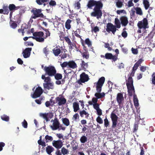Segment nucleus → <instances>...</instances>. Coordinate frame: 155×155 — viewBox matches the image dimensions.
I'll return each instance as SVG.
<instances>
[{"instance_id": "1", "label": "nucleus", "mask_w": 155, "mask_h": 155, "mask_svg": "<svg viewBox=\"0 0 155 155\" xmlns=\"http://www.w3.org/2000/svg\"><path fill=\"white\" fill-rule=\"evenodd\" d=\"M103 4L101 0L97 1L94 0H89L87 5V8L93 9V11L91 13L92 17H96L97 19L101 18L102 16L101 9L103 7Z\"/></svg>"}, {"instance_id": "2", "label": "nucleus", "mask_w": 155, "mask_h": 155, "mask_svg": "<svg viewBox=\"0 0 155 155\" xmlns=\"http://www.w3.org/2000/svg\"><path fill=\"white\" fill-rule=\"evenodd\" d=\"M105 78L102 77L99 79L97 83H94L96 84V87L97 93H95L94 96L97 99L102 98L105 96V94L103 92L100 93L102 90V87L104 82Z\"/></svg>"}, {"instance_id": "3", "label": "nucleus", "mask_w": 155, "mask_h": 155, "mask_svg": "<svg viewBox=\"0 0 155 155\" xmlns=\"http://www.w3.org/2000/svg\"><path fill=\"white\" fill-rule=\"evenodd\" d=\"M41 79L44 80V82L45 83L43 84V87L44 89L49 90L50 89H53L54 88V84L51 82V79L50 77L48 76L46 77L45 75L43 74L41 76Z\"/></svg>"}, {"instance_id": "4", "label": "nucleus", "mask_w": 155, "mask_h": 155, "mask_svg": "<svg viewBox=\"0 0 155 155\" xmlns=\"http://www.w3.org/2000/svg\"><path fill=\"white\" fill-rule=\"evenodd\" d=\"M127 87L128 95L132 96L135 92L134 87L133 85V79L131 77H129L127 82Z\"/></svg>"}, {"instance_id": "5", "label": "nucleus", "mask_w": 155, "mask_h": 155, "mask_svg": "<svg viewBox=\"0 0 155 155\" xmlns=\"http://www.w3.org/2000/svg\"><path fill=\"white\" fill-rule=\"evenodd\" d=\"M44 70L45 72V76L47 75L49 76L52 77L54 76L56 73V70L55 67L51 65L48 67L45 66Z\"/></svg>"}, {"instance_id": "6", "label": "nucleus", "mask_w": 155, "mask_h": 155, "mask_svg": "<svg viewBox=\"0 0 155 155\" xmlns=\"http://www.w3.org/2000/svg\"><path fill=\"white\" fill-rule=\"evenodd\" d=\"M31 12L33 13L34 15H32L31 18L35 19L38 17H43L44 15L41 12V10L40 9H32Z\"/></svg>"}, {"instance_id": "7", "label": "nucleus", "mask_w": 155, "mask_h": 155, "mask_svg": "<svg viewBox=\"0 0 155 155\" xmlns=\"http://www.w3.org/2000/svg\"><path fill=\"white\" fill-rule=\"evenodd\" d=\"M89 77L87 74L83 72L80 75V79L77 81L79 84L82 85V83H84L87 81L89 80Z\"/></svg>"}, {"instance_id": "8", "label": "nucleus", "mask_w": 155, "mask_h": 155, "mask_svg": "<svg viewBox=\"0 0 155 155\" xmlns=\"http://www.w3.org/2000/svg\"><path fill=\"white\" fill-rule=\"evenodd\" d=\"M107 28L106 29V31L108 33H112L114 35L117 31L116 27L115 25H114L113 24L110 23H108L107 24Z\"/></svg>"}, {"instance_id": "9", "label": "nucleus", "mask_w": 155, "mask_h": 155, "mask_svg": "<svg viewBox=\"0 0 155 155\" xmlns=\"http://www.w3.org/2000/svg\"><path fill=\"white\" fill-rule=\"evenodd\" d=\"M148 21L146 18H144L142 21H139L137 24V26L140 29L143 28L146 29L148 28Z\"/></svg>"}, {"instance_id": "10", "label": "nucleus", "mask_w": 155, "mask_h": 155, "mask_svg": "<svg viewBox=\"0 0 155 155\" xmlns=\"http://www.w3.org/2000/svg\"><path fill=\"white\" fill-rule=\"evenodd\" d=\"M43 93L42 89L40 87H38L35 89L32 97L36 98L39 97Z\"/></svg>"}, {"instance_id": "11", "label": "nucleus", "mask_w": 155, "mask_h": 155, "mask_svg": "<svg viewBox=\"0 0 155 155\" xmlns=\"http://www.w3.org/2000/svg\"><path fill=\"white\" fill-rule=\"evenodd\" d=\"M110 117L112 121V127L113 128H115L117 124L118 117L115 114L113 113L111 114Z\"/></svg>"}, {"instance_id": "12", "label": "nucleus", "mask_w": 155, "mask_h": 155, "mask_svg": "<svg viewBox=\"0 0 155 155\" xmlns=\"http://www.w3.org/2000/svg\"><path fill=\"white\" fill-rule=\"evenodd\" d=\"M60 127V123L58 119L55 117L54 119V122L53 123V125H51L50 127L52 130H56Z\"/></svg>"}, {"instance_id": "13", "label": "nucleus", "mask_w": 155, "mask_h": 155, "mask_svg": "<svg viewBox=\"0 0 155 155\" xmlns=\"http://www.w3.org/2000/svg\"><path fill=\"white\" fill-rule=\"evenodd\" d=\"M55 100L56 103L60 106L64 104L66 102V99L63 97H56Z\"/></svg>"}, {"instance_id": "14", "label": "nucleus", "mask_w": 155, "mask_h": 155, "mask_svg": "<svg viewBox=\"0 0 155 155\" xmlns=\"http://www.w3.org/2000/svg\"><path fill=\"white\" fill-rule=\"evenodd\" d=\"M53 146L58 149L61 148L63 145V142L61 140H55L52 142Z\"/></svg>"}, {"instance_id": "15", "label": "nucleus", "mask_w": 155, "mask_h": 155, "mask_svg": "<svg viewBox=\"0 0 155 155\" xmlns=\"http://www.w3.org/2000/svg\"><path fill=\"white\" fill-rule=\"evenodd\" d=\"M31 50L32 48H27L23 51L22 54L25 58H27L30 57Z\"/></svg>"}, {"instance_id": "16", "label": "nucleus", "mask_w": 155, "mask_h": 155, "mask_svg": "<svg viewBox=\"0 0 155 155\" xmlns=\"http://www.w3.org/2000/svg\"><path fill=\"white\" fill-rule=\"evenodd\" d=\"M9 12L8 6L7 5H3L2 9H0V13L5 15H8Z\"/></svg>"}, {"instance_id": "17", "label": "nucleus", "mask_w": 155, "mask_h": 155, "mask_svg": "<svg viewBox=\"0 0 155 155\" xmlns=\"http://www.w3.org/2000/svg\"><path fill=\"white\" fill-rule=\"evenodd\" d=\"M105 58L107 59H112L114 61H115L117 59V57L116 55H113L111 53H107L104 56Z\"/></svg>"}, {"instance_id": "18", "label": "nucleus", "mask_w": 155, "mask_h": 155, "mask_svg": "<svg viewBox=\"0 0 155 155\" xmlns=\"http://www.w3.org/2000/svg\"><path fill=\"white\" fill-rule=\"evenodd\" d=\"M83 46H84V50L85 51L83 52H81V54L82 55L83 58H84L86 59H88L89 58V54L88 51L86 49V47L84 46V44L83 43H82Z\"/></svg>"}, {"instance_id": "19", "label": "nucleus", "mask_w": 155, "mask_h": 155, "mask_svg": "<svg viewBox=\"0 0 155 155\" xmlns=\"http://www.w3.org/2000/svg\"><path fill=\"white\" fill-rule=\"evenodd\" d=\"M79 114L81 117H85V118L87 119L88 118L89 115L88 113L84 109L80 110L79 112Z\"/></svg>"}, {"instance_id": "20", "label": "nucleus", "mask_w": 155, "mask_h": 155, "mask_svg": "<svg viewBox=\"0 0 155 155\" xmlns=\"http://www.w3.org/2000/svg\"><path fill=\"white\" fill-rule=\"evenodd\" d=\"M124 100L123 94L121 93H119L117 94V101L119 104H121Z\"/></svg>"}, {"instance_id": "21", "label": "nucleus", "mask_w": 155, "mask_h": 155, "mask_svg": "<svg viewBox=\"0 0 155 155\" xmlns=\"http://www.w3.org/2000/svg\"><path fill=\"white\" fill-rule=\"evenodd\" d=\"M49 0H36V3L39 5H41L43 4L44 6H45L48 2Z\"/></svg>"}, {"instance_id": "22", "label": "nucleus", "mask_w": 155, "mask_h": 155, "mask_svg": "<svg viewBox=\"0 0 155 155\" xmlns=\"http://www.w3.org/2000/svg\"><path fill=\"white\" fill-rule=\"evenodd\" d=\"M20 6H16L14 4H9L8 6V8L9 11H15L16 10H18L20 8Z\"/></svg>"}, {"instance_id": "23", "label": "nucleus", "mask_w": 155, "mask_h": 155, "mask_svg": "<svg viewBox=\"0 0 155 155\" xmlns=\"http://www.w3.org/2000/svg\"><path fill=\"white\" fill-rule=\"evenodd\" d=\"M53 53L54 55L56 56H57L61 53V50L58 47H56L52 50Z\"/></svg>"}, {"instance_id": "24", "label": "nucleus", "mask_w": 155, "mask_h": 155, "mask_svg": "<svg viewBox=\"0 0 155 155\" xmlns=\"http://www.w3.org/2000/svg\"><path fill=\"white\" fill-rule=\"evenodd\" d=\"M68 68L74 69L77 67L76 63L73 61H68Z\"/></svg>"}, {"instance_id": "25", "label": "nucleus", "mask_w": 155, "mask_h": 155, "mask_svg": "<svg viewBox=\"0 0 155 155\" xmlns=\"http://www.w3.org/2000/svg\"><path fill=\"white\" fill-rule=\"evenodd\" d=\"M54 150V148L51 146H48L46 147V151L47 153L49 154H51L52 152Z\"/></svg>"}, {"instance_id": "26", "label": "nucleus", "mask_w": 155, "mask_h": 155, "mask_svg": "<svg viewBox=\"0 0 155 155\" xmlns=\"http://www.w3.org/2000/svg\"><path fill=\"white\" fill-rule=\"evenodd\" d=\"M29 38H31L37 41L42 42L45 41L44 38L42 37H34L33 36L29 37Z\"/></svg>"}, {"instance_id": "27", "label": "nucleus", "mask_w": 155, "mask_h": 155, "mask_svg": "<svg viewBox=\"0 0 155 155\" xmlns=\"http://www.w3.org/2000/svg\"><path fill=\"white\" fill-rule=\"evenodd\" d=\"M73 107L74 111V112H76L79 110V104L77 102H74L73 103Z\"/></svg>"}, {"instance_id": "28", "label": "nucleus", "mask_w": 155, "mask_h": 155, "mask_svg": "<svg viewBox=\"0 0 155 155\" xmlns=\"http://www.w3.org/2000/svg\"><path fill=\"white\" fill-rule=\"evenodd\" d=\"M44 35V33L42 31L36 32L33 34L34 37H42Z\"/></svg>"}, {"instance_id": "29", "label": "nucleus", "mask_w": 155, "mask_h": 155, "mask_svg": "<svg viewBox=\"0 0 155 155\" xmlns=\"http://www.w3.org/2000/svg\"><path fill=\"white\" fill-rule=\"evenodd\" d=\"M149 0H143V4L146 10H147L148 8L149 7V6H150Z\"/></svg>"}, {"instance_id": "30", "label": "nucleus", "mask_w": 155, "mask_h": 155, "mask_svg": "<svg viewBox=\"0 0 155 155\" xmlns=\"http://www.w3.org/2000/svg\"><path fill=\"white\" fill-rule=\"evenodd\" d=\"M71 20L70 19H68L65 23V28L68 30L70 29L71 28V25H70L71 23Z\"/></svg>"}, {"instance_id": "31", "label": "nucleus", "mask_w": 155, "mask_h": 155, "mask_svg": "<svg viewBox=\"0 0 155 155\" xmlns=\"http://www.w3.org/2000/svg\"><path fill=\"white\" fill-rule=\"evenodd\" d=\"M134 105L136 107H137L139 106L138 100L136 95H134Z\"/></svg>"}, {"instance_id": "32", "label": "nucleus", "mask_w": 155, "mask_h": 155, "mask_svg": "<svg viewBox=\"0 0 155 155\" xmlns=\"http://www.w3.org/2000/svg\"><path fill=\"white\" fill-rule=\"evenodd\" d=\"M88 138L84 135L81 136L80 139V141L81 143H84L87 141Z\"/></svg>"}, {"instance_id": "33", "label": "nucleus", "mask_w": 155, "mask_h": 155, "mask_svg": "<svg viewBox=\"0 0 155 155\" xmlns=\"http://www.w3.org/2000/svg\"><path fill=\"white\" fill-rule=\"evenodd\" d=\"M27 26V25H26V26L25 25V26H24L22 25V26L21 27V28L20 29H19L18 30V32L19 33L21 32L22 33V35L24 36V33L25 32V30H24L26 28V27Z\"/></svg>"}, {"instance_id": "34", "label": "nucleus", "mask_w": 155, "mask_h": 155, "mask_svg": "<svg viewBox=\"0 0 155 155\" xmlns=\"http://www.w3.org/2000/svg\"><path fill=\"white\" fill-rule=\"evenodd\" d=\"M135 10H136V13L137 14L140 15H143V12L141 8L140 7L135 8L134 7Z\"/></svg>"}, {"instance_id": "35", "label": "nucleus", "mask_w": 155, "mask_h": 155, "mask_svg": "<svg viewBox=\"0 0 155 155\" xmlns=\"http://www.w3.org/2000/svg\"><path fill=\"white\" fill-rule=\"evenodd\" d=\"M58 35L60 38V40L61 41H63L65 37V36L63 32L60 31L59 33H58Z\"/></svg>"}, {"instance_id": "36", "label": "nucleus", "mask_w": 155, "mask_h": 155, "mask_svg": "<svg viewBox=\"0 0 155 155\" xmlns=\"http://www.w3.org/2000/svg\"><path fill=\"white\" fill-rule=\"evenodd\" d=\"M121 23L123 25L126 26V17L122 16L120 18Z\"/></svg>"}, {"instance_id": "37", "label": "nucleus", "mask_w": 155, "mask_h": 155, "mask_svg": "<svg viewBox=\"0 0 155 155\" xmlns=\"http://www.w3.org/2000/svg\"><path fill=\"white\" fill-rule=\"evenodd\" d=\"M62 121L63 123L67 126L69 125L70 124V122L69 120L67 118H62Z\"/></svg>"}, {"instance_id": "38", "label": "nucleus", "mask_w": 155, "mask_h": 155, "mask_svg": "<svg viewBox=\"0 0 155 155\" xmlns=\"http://www.w3.org/2000/svg\"><path fill=\"white\" fill-rule=\"evenodd\" d=\"M38 143L39 145H41L43 147L46 146L45 142L42 141L41 136L40 137V139L38 140Z\"/></svg>"}, {"instance_id": "39", "label": "nucleus", "mask_w": 155, "mask_h": 155, "mask_svg": "<svg viewBox=\"0 0 155 155\" xmlns=\"http://www.w3.org/2000/svg\"><path fill=\"white\" fill-rule=\"evenodd\" d=\"M81 32L80 29H78L76 31L74 32L75 35L78 38H80L81 40H82L81 36L79 35Z\"/></svg>"}, {"instance_id": "40", "label": "nucleus", "mask_w": 155, "mask_h": 155, "mask_svg": "<svg viewBox=\"0 0 155 155\" xmlns=\"http://www.w3.org/2000/svg\"><path fill=\"white\" fill-rule=\"evenodd\" d=\"M98 101V99L96 97H93L92 99V101H88V103L90 105H92L93 104L92 103H94V104L97 103V102Z\"/></svg>"}, {"instance_id": "41", "label": "nucleus", "mask_w": 155, "mask_h": 155, "mask_svg": "<svg viewBox=\"0 0 155 155\" xmlns=\"http://www.w3.org/2000/svg\"><path fill=\"white\" fill-rule=\"evenodd\" d=\"M115 24L116 27V28H120V24L119 20L117 18H115Z\"/></svg>"}, {"instance_id": "42", "label": "nucleus", "mask_w": 155, "mask_h": 155, "mask_svg": "<svg viewBox=\"0 0 155 155\" xmlns=\"http://www.w3.org/2000/svg\"><path fill=\"white\" fill-rule=\"evenodd\" d=\"M40 117H43L47 121H48L49 120L48 119V117H47V113H40Z\"/></svg>"}, {"instance_id": "43", "label": "nucleus", "mask_w": 155, "mask_h": 155, "mask_svg": "<svg viewBox=\"0 0 155 155\" xmlns=\"http://www.w3.org/2000/svg\"><path fill=\"white\" fill-rule=\"evenodd\" d=\"M81 67L83 68L86 69L88 67V64L87 63H85L84 61L82 60L81 63Z\"/></svg>"}, {"instance_id": "44", "label": "nucleus", "mask_w": 155, "mask_h": 155, "mask_svg": "<svg viewBox=\"0 0 155 155\" xmlns=\"http://www.w3.org/2000/svg\"><path fill=\"white\" fill-rule=\"evenodd\" d=\"M52 103L53 104H55V102L54 101H53L51 99H50L49 101H47L45 103V105L47 107H49L51 104Z\"/></svg>"}, {"instance_id": "45", "label": "nucleus", "mask_w": 155, "mask_h": 155, "mask_svg": "<svg viewBox=\"0 0 155 155\" xmlns=\"http://www.w3.org/2000/svg\"><path fill=\"white\" fill-rule=\"evenodd\" d=\"M1 118L2 120L6 121H8L9 119V117L5 114L1 116Z\"/></svg>"}, {"instance_id": "46", "label": "nucleus", "mask_w": 155, "mask_h": 155, "mask_svg": "<svg viewBox=\"0 0 155 155\" xmlns=\"http://www.w3.org/2000/svg\"><path fill=\"white\" fill-rule=\"evenodd\" d=\"M69 46V48L70 50H71L72 49H73V47H76V44L75 43H72L71 42V43H69L68 44Z\"/></svg>"}, {"instance_id": "47", "label": "nucleus", "mask_w": 155, "mask_h": 155, "mask_svg": "<svg viewBox=\"0 0 155 155\" xmlns=\"http://www.w3.org/2000/svg\"><path fill=\"white\" fill-rule=\"evenodd\" d=\"M54 76L55 79L57 80L61 79L62 77V74L59 73H56Z\"/></svg>"}, {"instance_id": "48", "label": "nucleus", "mask_w": 155, "mask_h": 155, "mask_svg": "<svg viewBox=\"0 0 155 155\" xmlns=\"http://www.w3.org/2000/svg\"><path fill=\"white\" fill-rule=\"evenodd\" d=\"M46 140V142H48V141H51L53 140V137L51 136H49L48 135H46L45 137Z\"/></svg>"}, {"instance_id": "49", "label": "nucleus", "mask_w": 155, "mask_h": 155, "mask_svg": "<svg viewBox=\"0 0 155 155\" xmlns=\"http://www.w3.org/2000/svg\"><path fill=\"white\" fill-rule=\"evenodd\" d=\"M68 150L64 147H63L61 149V153L63 155H65L68 153Z\"/></svg>"}, {"instance_id": "50", "label": "nucleus", "mask_w": 155, "mask_h": 155, "mask_svg": "<svg viewBox=\"0 0 155 155\" xmlns=\"http://www.w3.org/2000/svg\"><path fill=\"white\" fill-rule=\"evenodd\" d=\"M91 31L94 33H96L99 31V29L98 27L96 26L94 27H91Z\"/></svg>"}, {"instance_id": "51", "label": "nucleus", "mask_w": 155, "mask_h": 155, "mask_svg": "<svg viewBox=\"0 0 155 155\" xmlns=\"http://www.w3.org/2000/svg\"><path fill=\"white\" fill-rule=\"evenodd\" d=\"M123 5V3L122 2L118 0L116 2V6L118 8H121Z\"/></svg>"}, {"instance_id": "52", "label": "nucleus", "mask_w": 155, "mask_h": 155, "mask_svg": "<svg viewBox=\"0 0 155 155\" xmlns=\"http://www.w3.org/2000/svg\"><path fill=\"white\" fill-rule=\"evenodd\" d=\"M10 23L11 27L13 29H15L17 26V23L14 21H12V23Z\"/></svg>"}, {"instance_id": "53", "label": "nucleus", "mask_w": 155, "mask_h": 155, "mask_svg": "<svg viewBox=\"0 0 155 155\" xmlns=\"http://www.w3.org/2000/svg\"><path fill=\"white\" fill-rule=\"evenodd\" d=\"M85 43L87 44L89 47H91L92 44L91 42L90 41L89 39L88 38H86L85 40Z\"/></svg>"}, {"instance_id": "54", "label": "nucleus", "mask_w": 155, "mask_h": 155, "mask_svg": "<svg viewBox=\"0 0 155 155\" xmlns=\"http://www.w3.org/2000/svg\"><path fill=\"white\" fill-rule=\"evenodd\" d=\"M104 126L105 127H107L109 125V121L107 117H106V118L104 119Z\"/></svg>"}, {"instance_id": "55", "label": "nucleus", "mask_w": 155, "mask_h": 155, "mask_svg": "<svg viewBox=\"0 0 155 155\" xmlns=\"http://www.w3.org/2000/svg\"><path fill=\"white\" fill-rule=\"evenodd\" d=\"M96 120L97 122L99 124H102L103 123V120L99 116H98Z\"/></svg>"}, {"instance_id": "56", "label": "nucleus", "mask_w": 155, "mask_h": 155, "mask_svg": "<svg viewBox=\"0 0 155 155\" xmlns=\"http://www.w3.org/2000/svg\"><path fill=\"white\" fill-rule=\"evenodd\" d=\"M68 62H63L62 64H61V65L62 68H63L67 67V66H68Z\"/></svg>"}, {"instance_id": "57", "label": "nucleus", "mask_w": 155, "mask_h": 155, "mask_svg": "<svg viewBox=\"0 0 155 155\" xmlns=\"http://www.w3.org/2000/svg\"><path fill=\"white\" fill-rule=\"evenodd\" d=\"M64 39L68 44L69 43H71V42L69 36H68L65 37L64 38Z\"/></svg>"}, {"instance_id": "58", "label": "nucleus", "mask_w": 155, "mask_h": 155, "mask_svg": "<svg viewBox=\"0 0 155 155\" xmlns=\"http://www.w3.org/2000/svg\"><path fill=\"white\" fill-rule=\"evenodd\" d=\"M22 126L25 128H27L28 127V123L25 120H24L23 121L22 123Z\"/></svg>"}, {"instance_id": "59", "label": "nucleus", "mask_w": 155, "mask_h": 155, "mask_svg": "<svg viewBox=\"0 0 155 155\" xmlns=\"http://www.w3.org/2000/svg\"><path fill=\"white\" fill-rule=\"evenodd\" d=\"M88 126L86 125H84L83 126V127L82 128V132L84 133L85 132V131H86L87 130H88Z\"/></svg>"}, {"instance_id": "60", "label": "nucleus", "mask_w": 155, "mask_h": 155, "mask_svg": "<svg viewBox=\"0 0 155 155\" xmlns=\"http://www.w3.org/2000/svg\"><path fill=\"white\" fill-rule=\"evenodd\" d=\"M138 122H136L134 125V131H136L138 128Z\"/></svg>"}, {"instance_id": "61", "label": "nucleus", "mask_w": 155, "mask_h": 155, "mask_svg": "<svg viewBox=\"0 0 155 155\" xmlns=\"http://www.w3.org/2000/svg\"><path fill=\"white\" fill-rule=\"evenodd\" d=\"M43 52L46 55H47L49 54V50L47 48V47L43 48Z\"/></svg>"}, {"instance_id": "62", "label": "nucleus", "mask_w": 155, "mask_h": 155, "mask_svg": "<svg viewBox=\"0 0 155 155\" xmlns=\"http://www.w3.org/2000/svg\"><path fill=\"white\" fill-rule=\"evenodd\" d=\"M104 47L107 48L108 50L110 51L112 50V48L110 46V45L108 43H105L104 44Z\"/></svg>"}, {"instance_id": "63", "label": "nucleus", "mask_w": 155, "mask_h": 155, "mask_svg": "<svg viewBox=\"0 0 155 155\" xmlns=\"http://www.w3.org/2000/svg\"><path fill=\"white\" fill-rule=\"evenodd\" d=\"M140 155H145V151L143 147H140Z\"/></svg>"}, {"instance_id": "64", "label": "nucleus", "mask_w": 155, "mask_h": 155, "mask_svg": "<svg viewBox=\"0 0 155 155\" xmlns=\"http://www.w3.org/2000/svg\"><path fill=\"white\" fill-rule=\"evenodd\" d=\"M79 116L78 113L75 114L73 116V118L74 119V121H77V119H79Z\"/></svg>"}]
</instances>
